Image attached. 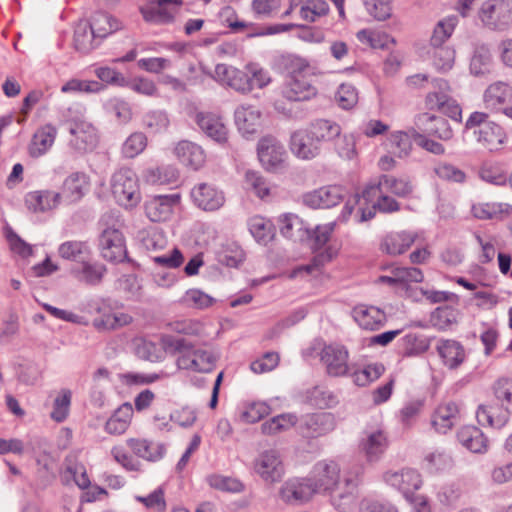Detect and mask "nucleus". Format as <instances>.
Returning a JSON list of instances; mask_svg holds the SVG:
<instances>
[{
  "instance_id": "obj_50",
  "label": "nucleus",
  "mask_w": 512,
  "mask_h": 512,
  "mask_svg": "<svg viewBox=\"0 0 512 512\" xmlns=\"http://www.w3.org/2000/svg\"><path fill=\"white\" fill-rule=\"evenodd\" d=\"M91 249L87 242L78 240L65 241L58 247V255L69 261H76L89 256Z\"/></svg>"
},
{
  "instance_id": "obj_49",
  "label": "nucleus",
  "mask_w": 512,
  "mask_h": 512,
  "mask_svg": "<svg viewBox=\"0 0 512 512\" xmlns=\"http://www.w3.org/2000/svg\"><path fill=\"white\" fill-rule=\"evenodd\" d=\"M142 126L151 134H160L167 131L170 119L164 110H150L143 115Z\"/></svg>"
},
{
  "instance_id": "obj_28",
  "label": "nucleus",
  "mask_w": 512,
  "mask_h": 512,
  "mask_svg": "<svg viewBox=\"0 0 512 512\" xmlns=\"http://www.w3.org/2000/svg\"><path fill=\"white\" fill-rule=\"evenodd\" d=\"M174 154L183 165L193 170L200 169L206 162L203 148L187 140L180 141L175 145Z\"/></svg>"
},
{
  "instance_id": "obj_34",
  "label": "nucleus",
  "mask_w": 512,
  "mask_h": 512,
  "mask_svg": "<svg viewBox=\"0 0 512 512\" xmlns=\"http://www.w3.org/2000/svg\"><path fill=\"white\" fill-rule=\"evenodd\" d=\"M436 350L443 364L449 369L460 366L466 357L464 347L455 340L443 339L437 343Z\"/></svg>"
},
{
  "instance_id": "obj_21",
  "label": "nucleus",
  "mask_w": 512,
  "mask_h": 512,
  "mask_svg": "<svg viewBox=\"0 0 512 512\" xmlns=\"http://www.w3.org/2000/svg\"><path fill=\"white\" fill-rule=\"evenodd\" d=\"M418 236L414 231H391L383 237L380 247L388 255H401L414 244Z\"/></svg>"
},
{
  "instance_id": "obj_46",
  "label": "nucleus",
  "mask_w": 512,
  "mask_h": 512,
  "mask_svg": "<svg viewBox=\"0 0 512 512\" xmlns=\"http://www.w3.org/2000/svg\"><path fill=\"white\" fill-rule=\"evenodd\" d=\"M388 153L397 158L407 157L412 150L410 135L404 131H395L389 135L384 143Z\"/></svg>"
},
{
  "instance_id": "obj_40",
  "label": "nucleus",
  "mask_w": 512,
  "mask_h": 512,
  "mask_svg": "<svg viewBox=\"0 0 512 512\" xmlns=\"http://www.w3.org/2000/svg\"><path fill=\"white\" fill-rule=\"evenodd\" d=\"M248 230L255 241L262 245L271 242L275 235V229L272 222L261 216L253 215L247 220Z\"/></svg>"
},
{
  "instance_id": "obj_57",
  "label": "nucleus",
  "mask_w": 512,
  "mask_h": 512,
  "mask_svg": "<svg viewBox=\"0 0 512 512\" xmlns=\"http://www.w3.org/2000/svg\"><path fill=\"white\" fill-rule=\"evenodd\" d=\"M329 13V5L325 0H308L300 8V16L304 21L315 22Z\"/></svg>"
},
{
  "instance_id": "obj_52",
  "label": "nucleus",
  "mask_w": 512,
  "mask_h": 512,
  "mask_svg": "<svg viewBox=\"0 0 512 512\" xmlns=\"http://www.w3.org/2000/svg\"><path fill=\"white\" fill-rule=\"evenodd\" d=\"M139 240L147 251H158L167 245V238L161 229L150 227L139 232Z\"/></svg>"
},
{
  "instance_id": "obj_35",
  "label": "nucleus",
  "mask_w": 512,
  "mask_h": 512,
  "mask_svg": "<svg viewBox=\"0 0 512 512\" xmlns=\"http://www.w3.org/2000/svg\"><path fill=\"white\" fill-rule=\"evenodd\" d=\"M134 408L130 402L121 404L105 423V431L111 435L125 433L132 421Z\"/></svg>"
},
{
  "instance_id": "obj_60",
  "label": "nucleus",
  "mask_w": 512,
  "mask_h": 512,
  "mask_svg": "<svg viewBox=\"0 0 512 512\" xmlns=\"http://www.w3.org/2000/svg\"><path fill=\"white\" fill-rule=\"evenodd\" d=\"M479 175L483 181L496 186H504L508 182V174L499 164L483 165Z\"/></svg>"
},
{
  "instance_id": "obj_56",
  "label": "nucleus",
  "mask_w": 512,
  "mask_h": 512,
  "mask_svg": "<svg viewBox=\"0 0 512 512\" xmlns=\"http://www.w3.org/2000/svg\"><path fill=\"white\" fill-rule=\"evenodd\" d=\"M458 321V311L450 306H441L431 315V322L439 330H448Z\"/></svg>"
},
{
  "instance_id": "obj_37",
  "label": "nucleus",
  "mask_w": 512,
  "mask_h": 512,
  "mask_svg": "<svg viewBox=\"0 0 512 512\" xmlns=\"http://www.w3.org/2000/svg\"><path fill=\"white\" fill-rule=\"evenodd\" d=\"M458 441L473 453H485L488 450V440L476 426L466 425L457 433Z\"/></svg>"
},
{
  "instance_id": "obj_9",
  "label": "nucleus",
  "mask_w": 512,
  "mask_h": 512,
  "mask_svg": "<svg viewBox=\"0 0 512 512\" xmlns=\"http://www.w3.org/2000/svg\"><path fill=\"white\" fill-rule=\"evenodd\" d=\"M216 360L217 356L213 351L205 348L196 349L189 345L186 352L178 356L176 364L180 369L208 373L214 369Z\"/></svg>"
},
{
  "instance_id": "obj_2",
  "label": "nucleus",
  "mask_w": 512,
  "mask_h": 512,
  "mask_svg": "<svg viewBox=\"0 0 512 512\" xmlns=\"http://www.w3.org/2000/svg\"><path fill=\"white\" fill-rule=\"evenodd\" d=\"M215 79L241 93L263 89L272 82L269 71L253 62L245 65L244 71L226 64H218L215 67Z\"/></svg>"
},
{
  "instance_id": "obj_43",
  "label": "nucleus",
  "mask_w": 512,
  "mask_h": 512,
  "mask_svg": "<svg viewBox=\"0 0 512 512\" xmlns=\"http://www.w3.org/2000/svg\"><path fill=\"white\" fill-rule=\"evenodd\" d=\"M357 40L372 49H387L395 44V39L384 31L362 29L356 33Z\"/></svg>"
},
{
  "instance_id": "obj_31",
  "label": "nucleus",
  "mask_w": 512,
  "mask_h": 512,
  "mask_svg": "<svg viewBox=\"0 0 512 512\" xmlns=\"http://www.w3.org/2000/svg\"><path fill=\"white\" fill-rule=\"evenodd\" d=\"M127 445L136 456L149 462L161 460L166 452L163 443L144 438H129Z\"/></svg>"
},
{
  "instance_id": "obj_39",
  "label": "nucleus",
  "mask_w": 512,
  "mask_h": 512,
  "mask_svg": "<svg viewBox=\"0 0 512 512\" xmlns=\"http://www.w3.org/2000/svg\"><path fill=\"white\" fill-rule=\"evenodd\" d=\"M471 212L481 220H504L512 214V205L504 202L477 203L472 206Z\"/></svg>"
},
{
  "instance_id": "obj_3",
  "label": "nucleus",
  "mask_w": 512,
  "mask_h": 512,
  "mask_svg": "<svg viewBox=\"0 0 512 512\" xmlns=\"http://www.w3.org/2000/svg\"><path fill=\"white\" fill-rule=\"evenodd\" d=\"M485 112H473L465 123L466 129L478 128L474 131L478 143L490 151L498 150L504 143L506 135L502 127L488 120Z\"/></svg>"
},
{
  "instance_id": "obj_22",
  "label": "nucleus",
  "mask_w": 512,
  "mask_h": 512,
  "mask_svg": "<svg viewBox=\"0 0 512 512\" xmlns=\"http://www.w3.org/2000/svg\"><path fill=\"white\" fill-rule=\"evenodd\" d=\"M384 481L401 491L406 498L413 494L422 485L421 475L413 470L407 469L400 472H386L384 474Z\"/></svg>"
},
{
  "instance_id": "obj_33",
  "label": "nucleus",
  "mask_w": 512,
  "mask_h": 512,
  "mask_svg": "<svg viewBox=\"0 0 512 512\" xmlns=\"http://www.w3.org/2000/svg\"><path fill=\"white\" fill-rule=\"evenodd\" d=\"M282 94L290 101H305L314 97L317 89L309 77H289Z\"/></svg>"
},
{
  "instance_id": "obj_14",
  "label": "nucleus",
  "mask_w": 512,
  "mask_h": 512,
  "mask_svg": "<svg viewBox=\"0 0 512 512\" xmlns=\"http://www.w3.org/2000/svg\"><path fill=\"white\" fill-rule=\"evenodd\" d=\"M101 256L107 261H121L126 257L127 250L122 232L114 227L103 230L99 238Z\"/></svg>"
},
{
  "instance_id": "obj_59",
  "label": "nucleus",
  "mask_w": 512,
  "mask_h": 512,
  "mask_svg": "<svg viewBox=\"0 0 512 512\" xmlns=\"http://www.w3.org/2000/svg\"><path fill=\"white\" fill-rule=\"evenodd\" d=\"M214 298L200 289H189L181 297L180 302L190 308L205 309L213 305Z\"/></svg>"
},
{
  "instance_id": "obj_36",
  "label": "nucleus",
  "mask_w": 512,
  "mask_h": 512,
  "mask_svg": "<svg viewBox=\"0 0 512 512\" xmlns=\"http://www.w3.org/2000/svg\"><path fill=\"white\" fill-rule=\"evenodd\" d=\"M57 136V128L52 124L41 126L33 135L29 145V153L32 157H40L47 153L53 146Z\"/></svg>"
},
{
  "instance_id": "obj_1",
  "label": "nucleus",
  "mask_w": 512,
  "mask_h": 512,
  "mask_svg": "<svg viewBox=\"0 0 512 512\" xmlns=\"http://www.w3.org/2000/svg\"><path fill=\"white\" fill-rule=\"evenodd\" d=\"M341 128L328 120H318L309 127L300 128L290 135L289 149L300 160L309 161L321 152V143L338 137Z\"/></svg>"
},
{
  "instance_id": "obj_25",
  "label": "nucleus",
  "mask_w": 512,
  "mask_h": 512,
  "mask_svg": "<svg viewBox=\"0 0 512 512\" xmlns=\"http://www.w3.org/2000/svg\"><path fill=\"white\" fill-rule=\"evenodd\" d=\"M26 208L33 213L51 211L61 203V194L51 190H36L25 195Z\"/></svg>"
},
{
  "instance_id": "obj_63",
  "label": "nucleus",
  "mask_w": 512,
  "mask_h": 512,
  "mask_svg": "<svg viewBox=\"0 0 512 512\" xmlns=\"http://www.w3.org/2000/svg\"><path fill=\"white\" fill-rule=\"evenodd\" d=\"M457 25V18L455 16L447 17L441 20L434 28L431 42L435 47L441 46L447 39H449L454 32Z\"/></svg>"
},
{
  "instance_id": "obj_24",
  "label": "nucleus",
  "mask_w": 512,
  "mask_h": 512,
  "mask_svg": "<svg viewBox=\"0 0 512 512\" xmlns=\"http://www.w3.org/2000/svg\"><path fill=\"white\" fill-rule=\"evenodd\" d=\"M195 121L199 128L213 141L224 144L228 140V129L222 118L209 112L196 114Z\"/></svg>"
},
{
  "instance_id": "obj_53",
  "label": "nucleus",
  "mask_w": 512,
  "mask_h": 512,
  "mask_svg": "<svg viewBox=\"0 0 512 512\" xmlns=\"http://www.w3.org/2000/svg\"><path fill=\"white\" fill-rule=\"evenodd\" d=\"M96 38L98 36L90 29V24L87 22L78 23L74 34V44L77 50L84 53L89 52L96 47Z\"/></svg>"
},
{
  "instance_id": "obj_30",
  "label": "nucleus",
  "mask_w": 512,
  "mask_h": 512,
  "mask_svg": "<svg viewBox=\"0 0 512 512\" xmlns=\"http://www.w3.org/2000/svg\"><path fill=\"white\" fill-rule=\"evenodd\" d=\"M352 317L361 328L366 330H377L386 321L383 310L367 304L356 305L352 310Z\"/></svg>"
},
{
  "instance_id": "obj_61",
  "label": "nucleus",
  "mask_w": 512,
  "mask_h": 512,
  "mask_svg": "<svg viewBox=\"0 0 512 512\" xmlns=\"http://www.w3.org/2000/svg\"><path fill=\"white\" fill-rule=\"evenodd\" d=\"M245 188L260 199H264L270 194V188L266 179L255 171L246 172Z\"/></svg>"
},
{
  "instance_id": "obj_13",
  "label": "nucleus",
  "mask_w": 512,
  "mask_h": 512,
  "mask_svg": "<svg viewBox=\"0 0 512 512\" xmlns=\"http://www.w3.org/2000/svg\"><path fill=\"white\" fill-rule=\"evenodd\" d=\"M345 195L340 185H326L303 195V203L313 209L331 208L339 204Z\"/></svg>"
},
{
  "instance_id": "obj_41",
  "label": "nucleus",
  "mask_w": 512,
  "mask_h": 512,
  "mask_svg": "<svg viewBox=\"0 0 512 512\" xmlns=\"http://www.w3.org/2000/svg\"><path fill=\"white\" fill-rule=\"evenodd\" d=\"M279 229L283 236L300 240L309 235V230L298 215L285 213L279 217Z\"/></svg>"
},
{
  "instance_id": "obj_58",
  "label": "nucleus",
  "mask_w": 512,
  "mask_h": 512,
  "mask_svg": "<svg viewBox=\"0 0 512 512\" xmlns=\"http://www.w3.org/2000/svg\"><path fill=\"white\" fill-rule=\"evenodd\" d=\"M72 392L69 389H61L53 402L51 418L57 422H63L70 411Z\"/></svg>"
},
{
  "instance_id": "obj_42",
  "label": "nucleus",
  "mask_w": 512,
  "mask_h": 512,
  "mask_svg": "<svg viewBox=\"0 0 512 512\" xmlns=\"http://www.w3.org/2000/svg\"><path fill=\"white\" fill-rule=\"evenodd\" d=\"M140 11L145 21L155 24L171 23L177 14V9L167 8L158 0L156 3L151 2L141 7Z\"/></svg>"
},
{
  "instance_id": "obj_18",
  "label": "nucleus",
  "mask_w": 512,
  "mask_h": 512,
  "mask_svg": "<svg viewBox=\"0 0 512 512\" xmlns=\"http://www.w3.org/2000/svg\"><path fill=\"white\" fill-rule=\"evenodd\" d=\"M321 361L331 376H344L348 373L349 352L339 344H330L321 351Z\"/></svg>"
},
{
  "instance_id": "obj_23",
  "label": "nucleus",
  "mask_w": 512,
  "mask_h": 512,
  "mask_svg": "<svg viewBox=\"0 0 512 512\" xmlns=\"http://www.w3.org/2000/svg\"><path fill=\"white\" fill-rule=\"evenodd\" d=\"M385 191L379 194H370V200L362 199L367 204V207L360 208V215L357 216L359 222H364L372 219L375 216V211L379 210L384 213L396 212L400 209V204L393 197L385 195Z\"/></svg>"
},
{
  "instance_id": "obj_5",
  "label": "nucleus",
  "mask_w": 512,
  "mask_h": 512,
  "mask_svg": "<svg viewBox=\"0 0 512 512\" xmlns=\"http://www.w3.org/2000/svg\"><path fill=\"white\" fill-rule=\"evenodd\" d=\"M110 185L114 198L121 206L132 208L140 202L138 178L133 170L122 168L116 171Z\"/></svg>"
},
{
  "instance_id": "obj_62",
  "label": "nucleus",
  "mask_w": 512,
  "mask_h": 512,
  "mask_svg": "<svg viewBox=\"0 0 512 512\" xmlns=\"http://www.w3.org/2000/svg\"><path fill=\"white\" fill-rule=\"evenodd\" d=\"M492 58L488 49L481 48L473 54L470 61V72L475 76L488 74L491 70Z\"/></svg>"
},
{
  "instance_id": "obj_19",
  "label": "nucleus",
  "mask_w": 512,
  "mask_h": 512,
  "mask_svg": "<svg viewBox=\"0 0 512 512\" xmlns=\"http://www.w3.org/2000/svg\"><path fill=\"white\" fill-rule=\"evenodd\" d=\"M234 120L238 131L244 137L256 134L262 127V113L253 105L238 106L234 112Z\"/></svg>"
},
{
  "instance_id": "obj_48",
  "label": "nucleus",
  "mask_w": 512,
  "mask_h": 512,
  "mask_svg": "<svg viewBox=\"0 0 512 512\" xmlns=\"http://www.w3.org/2000/svg\"><path fill=\"white\" fill-rule=\"evenodd\" d=\"M305 426L311 436H318L333 430L335 420L332 414L320 412L307 416Z\"/></svg>"
},
{
  "instance_id": "obj_29",
  "label": "nucleus",
  "mask_w": 512,
  "mask_h": 512,
  "mask_svg": "<svg viewBox=\"0 0 512 512\" xmlns=\"http://www.w3.org/2000/svg\"><path fill=\"white\" fill-rule=\"evenodd\" d=\"M510 414L509 410L498 401L480 405L477 409L476 417L481 425L500 429L507 424Z\"/></svg>"
},
{
  "instance_id": "obj_32",
  "label": "nucleus",
  "mask_w": 512,
  "mask_h": 512,
  "mask_svg": "<svg viewBox=\"0 0 512 512\" xmlns=\"http://www.w3.org/2000/svg\"><path fill=\"white\" fill-rule=\"evenodd\" d=\"M387 447L388 439L381 429L365 431L360 441V449L369 461L377 460Z\"/></svg>"
},
{
  "instance_id": "obj_8",
  "label": "nucleus",
  "mask_w": 512,
  "mask_h": 512,
  "mask_svg": "<svg viewBox=\"0 0 512 512\" xmlns=\"http://www.w3.org/2000/svg\"><path fill=\"white\" fill-rule=\"evenodd\" d=\"M257 154L261 165L267 171H278L286 164V150L274 137H262L258 142Z\"/></svg>"
},
{
  "instance_id": "obj_54",
  "label": "nucleus",
  "mask_w": 512,
  "mask_h": 512,
  "mask_svg": "<svg viewBox=\"0 0 512 512\" xmlns=\"http://www.w3.org/2000/svg\"><path fill=\"white\" fill-rule=\"evenodd\" d=\"M403 352L407 356H415L426 352L429 349V339L417 333H408L402 339Z\"/></svg>"
},
{
  "instance_id": "obj_6",
  "label": "nucleus",
  "mask_w": 512,
  "mask_h": 512,
  "mask_svg": "<svg viewBox=\"0 0 512 512\" xmlns=\"http://www.w3.org/2000/svg\"><path fill=\"white\" fill-rule=\"evenodd\" d=\"M310 477L318 493H333L340 488L341 467L333 459H323L315 463Z\"/></svg>"
},
{
  "instance_id": "obj_17",
  "label": "nucleus",
  "mask_w": 512,
  "mask_h": 512,
  "mask_svg": "<svg viewBox=\"0 0 512 512\" xmlns=\"http://www.w3.org/2000/svg\"><path fill=\"white\" fill-rule=\"evenodd\" d=\"M482 101L485 109L492 113L502 112L505 105L512 102V85L505 81H495L483 92Z\"/></svg>"
},
{
  "instance_id": "obj_12",
  "label": "nucleus",
  "mask_w": 512,
  "mask_h": 512,
  "mask_svg": "<svg viewBox=\"0 0 512 512\" xmlns=\"http://www.w3.org/2000/svg\"><path fill=\"white\" fill-rule=\"evenodd\" d=\"M180 202L179 193L153 196L144 204L145 215L152 222H166L172 218Z\"/></svg>"
},
{
  "instance_id": "obj_64",
  "label": "nucleus",
  "mask_w": 512,
  "mask_h": 512,
  "mask_svg": "<svg viewBox=\"0 0 512 512\" xmlns=\"http://www.w3.org/2000/svg\"><path fill=\"white\" fill-rule=\"evenodd\" d=\"M493 392L496 400L512 414V379H498L493 386Z\"/></svg>"
},
{
  "instance_id": "obj_26",
  "label": "nucleus",
  "mask_w": 512,
  "mask_h": 512,
  "mask_svg": "<svg viewBox=\"0 0 512 512\" xmlns=\"http://www.w3.org/2000/svg\"><path fill=\"white\" fill-rule=\"evenodd\" d=\"M69 273L77 282L95 286L103 280L106 267L99 262L81 261L73 265Z\"/></svg>"
},
{
  "instance_id": "obj_44",
  "label": "nucleus",
  "mask_w": 512,
  "mask_h": 512,
  "mask_svg": "<svg viewBox=\"0 0 512 512\" xmlns=\"http://www.w3.org/2000/svg\"><path fill=\"white\" fill-rule=\"evenodd\" d=\"M121 22L105 12H96L90 22V29L102 39L121 29Z\"/></svg>"
},
{
  "instance_id": "obj_4",
  "label": "nucleus",
  "mask_w": 512,
  "mask_h": 512,
  "mask_svg": "<svg viewBox=\"0 0 512 512\" xmlns=\"http://www.w3.org/2000/svg\"><path fill=\"white\" fill-rule=\"evenodd\" d=\"M479 23L493 31H504L512 25L511 0H485L477 10Z\"/></svg>"
},
{
  "instance_id": "obj_38",
  "label": "nucleus",
  "mask_w": 512,
  "mask_h": 512,
  "mask_svg": "<svg viewBox=\"0 0 512 512\" xmlns=\"http://www.w3.org/2000/svg\"><path fill=\"white\" fill-rule=\"evenodd\" d=\"M344 490H336L331 495V503L339 512H352L357 503V483L350 478L344 479Z\"/></svg>"
},
{
  "instance_id": "obj_27",
  "label": "nucleus",
  "mask_w": 512,
  "mask_h": 512,
  "mask_svg": "<svg viewBox=\"0 0 512 512\" xmlns=\"http://www.w3.org/2000/svg\"><path fill=\"white\" fill-rule=\"evenodd\" d=\"M459 407L453 401L440 403L431 417L433 428L442 434L450 431L459 419Z\"/></svg>"
},
{
  "instance_id": "obj_7",
  "label": "nucleus",
  "mask_w": 512,
  "mask_h": 512,
  "mask_svg": "<svg viewBox=\"0 0 512 512\" xmlns=\"http://www.w3.org/2000/svg\"><path fill=\"white\" fill-rule=\"evenodd\" d=\"M190 197L192 203L205 212L218 211L226 202L224 191L217 185L207 182L194 185Z\"/></svg>"
},
{
  "instance_id": "obj_10",
  "label": "nucleus",
  "mask_w": 512,
  "mask_h": 512,
  "mask_svg": "<svg viewBox=\"0 0 512 512\" xmlns=\"http://www.w3.org/2000/svg\"><path fill=\"white\" fill-rule=\"evenodd\" d=\"M414 186L408 177L394 175H381L376 183L366 186L363 191L364 199L370 200V194H379L382 191L390 192L398 197L407 198L412 195Z\"/></svg>"
},
{
  "instance_id": "obj_20",
  "label": "nucleus",
  "mask_w": 512,
  "mask_h": 512,
  "mask_svg": "<svg viewBox=\"0 0 512 512\" xmlns=\"http://www.w3.org/2000/svg\"><path fill=\"white\" fill-rule=\"evenodd\" d=\"M90 189V178L85 172H72L63 181L61 201L68 204L80 201Z\"/></svg>"
},
{
  "instance_id": "obj_45",
  "label": "nucleus",
  "mask_w": 512,
  "mask_h": 512,
  "mask_svg": "<svg viewBox=\"0 0 512 512\" xmlns=\"http://www.w3.org/2000/svg\"><path fill=\"white\" fill-rule=\"evenodd\" d=\"M433 85L434 91L426 95L425 105L429 110H439L452 98V90L448 81L444 79L434 80Z\"/></svg>"
},
{
  "instance_id": "obj_16",
  "label": "nucleus",
  "mask_w": 512,
  "mask_h": 512,
  "mask_svg": "<svg viewBox=\"0 0 512 512\" xmlns=\"http://www.w3.org/2000/svg\"><path fill=\"white\" fill-rule=\"evenodd\" d=\"M254 471L265 482L275 483L284 474V466L280 455L275 450H267L259 454L254 461Z\"/></svg>"
},
{
  "instance_id": "obj_51",
  "label": "nucleus",
  "mask_w": 512,
  "mask_h": 512,
  "mask_svg": "<svg viewBox=\"0 0 512 512\" xmlns=\"http://www.w3.org/2000/svg\"><path fill=\"white\" fill-rule=\"evenodd\" d=\"M296 423L297 417L294 414L284 413L265 421L261 428L264 434L274 435L291 429Z\"/></svg>"
},
{
  "instance_id": "obj_15",
  "label": "nucleus",
  "mask_w": 512,
  "mask_h": 512,
  "mask_svg": "<svg viewBox=\"0 0 512 512\" xmlns=\"http://www.w3.org/2000/svg\"><path fill=\"white\" fill-rule=\"evenodd\" d=\"M317 493L310 476L288 479L280 489L281 499L286 503H304Z\"/></svg>"
},
{
  "instance_id": "obj_55",
  "label": "nucleus",
  "mask_w": 512,
  "mask_h": 512,
  "mask_svg": "<svg viewBox=\"0 0 512 512\" xmlns=\"http://www.w3.org/2000/svg\"><path fill=\"white\" fill-rule=\"evenodd\" d=\"M384 366L379 363L369 364L362 369L356 370L351 377L355 385L365 387L376 381L384 373Z\"/></svg>"
},
{
  "instance_id": "obj_11",
  "label": "nucleus",
  "mask_w": 512,
  "mask_h": 512,
  "mask_svg": "<svg viewBox=\"0 0 512 512\" xmlns=\"http://www.w3.org/2000/svg\"><path fill=\"white\" fill-rule=\"evenodd\" d=\"M70 133V146L79 151L87 152L94 149L98 143L95 127L83 118L67 121Z\"/></svg>"
},
{
  "instance_id": "obj_47",
  "label": "nucleus",
  "mask_w": 512,
  "mask_h": 512,
  "mask_svg": "<svg viewBox=\"0 0 512 512\" xmlns=\"http://www.w3.org/2000/svg\"><path fill=\"white\" fill-rule=\"evenodd\" d=\"M133 317L123 311H114L94 319L93 326L99 331L115 330L131 324Z\"/></svg>"
}]
</instances>
